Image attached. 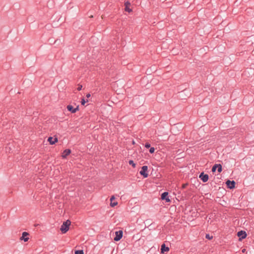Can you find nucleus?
I'll list each match as a JSON object with an SVG mask.
<instances>
[{
	"label": "nucleus",
	"mask_w": 254,
	"mask_h": 254,
	"mask_svg": "<svg viewBox=\"0 0 254 254\" xmlns=\"http://www.w3.org/2000/svg\"><path fill=\"white\" fill-rule=\"evenodd\" d=\"M145 147H146L147 148H150V144L149 143H146L145 144Z\"/></svg>",
	"instance_id": "obj_21"
},
{
	"label": "nucleus",
	"mask_w": 254,
	"mask_h": 254,
	"mask_svg": "<svg viewBox=\"0 0 254 254\" xmlns=\"http://www.w3.org/2000/svg\"><path fill=\"white\" fill-rule=\"evenodd\" d=\"M155 151V148L154 147H151L149 149V152L150 153H153Z\"/></svg>",
	"instance_id": "obj_19"
},
{
	"label": "nucleus",
	"mask_w": 254,
	"mask_h": 254,
	"mask_svg": "<svg viewBox=\"0 0 254 254\" xmlns=\"http://www.w3.org/2000/svg\"><path fill=\"white\" fill-rule=\"evenodd\" d=\"M74 253H75V254H84V252H83V250L75 251Z\"/></svg>",
	"instance_id": "obj_16"
},
{
	"label": "nucleus",
	"mask_w": 254,
	"mask_h": 254,
	"mask_svg": "<svg viewBox=\"0 0 254 254\" xmlns=\"http://www.w3.org/2000/svg\"><path fill=\"white\" fill-rule=\"evenodd\" d=\"M186 184H184V185H183V188H185L186 187Z\"/></svg>",
	"instance_id": "obj_24"
},
{
	"label": "nucleus",
	"mask_w": 254,
	"mask_h": 254,
	"mask_svg": "<svg viewBox=\"0 0 254 254\" xmlns=\"http://www.w3.org/2000/svg\"><path fill=\"white\" fill-rule=\"evenodd\" d=\"M87 97H89L90 96V95L89 94H88L87 95H86Z\"/></svg>",
	"instance_id": "obj_25"
},
{
	"label": "nucleus",
	"mask_w": 254,
	"mask_h": 254,
	"mask_svg": "<svg viewBox=\"0 0 254 254\" xmlns=\"http://www.w3.org/2000/svg\"><path fill=\"white\" fill-rule=\"evenodd\" d=\"M237 235L238 237H239L240 238V239H244L247 236V234L246 232L243 231H241L238 232Z\"/></svg>",
	"instance_id": "obj_10"
},
{
	"label": "nucleus",
	"mask_w": 254,
	"mask_h": 254,
	"mask_svg": "<svg viewBox=\"0 0 254 254\" xmlns=\"http://www.w3.org/2000/svg\"><path fill=\"white\" fill-rule=\"evenodd\" d=\"M71 153V150L69 149H65L62 153V157L63 158H65L67 156L69 155Z\"/></svg>",
	"instance_id": "obj_12"
},
{
	"label": "nucleus",
	"mask_w": 254,
	"mask_h": 254,
	"mask_svg": "<svg viewBox=\"0 0 254 254\" xmlns=\"http://www.w3.org/2000/svg\"><path fill=\"white\" fill-rule=\"evenodd\" d=\"M217 169V164H215L212 168V171L213 172H215L216 170Z\"/></svg>",
	"instance_id": "obj_18"
},
{
	"label": "nucleus",
	"mask_w": 254,
	"mask_h": 254,
	"mask_svg": "<svg viewBox=\"0 0 254 254\" xmlns=\"http://www.w3.org/2000/svg\"><path fill=\"white\" fill-rule=\"evenodd\" d=\"M116 236L115 237L114 240L115 241H118L121 240V239L123 237V231L121 230L116 231L115 232Z\"/></svg>",
	"instance_id": "obj_4"
},
{
	"label": "nucleus",
	"mask_w": 254,
	"mask_h": 254,
	"mask_svg": "<svg viewBox=\"0 0 254 254\" xmlns=\"http://www.w3.org/2000/svg\"><path fill=\"white\" fill-rule=\"evenodd\" d=\"M125 10L128 12H130L132 11V9L129 8L130 5V3L128 1H125Z\"/></svg>",
	"instance_id": "obj_8"
},
{
	"label": "nucleus",
	"mask_w": 254,
	"mask_h": 254,
	"mask_svg": "<svg viewBox=\"0 0 254 254\" xmlns=\"http://www.w3.org/2000/svg\"><path fill=\"white\" fill-rule=\"evenodd\" d=\"M115 196L114 195H112L110 198V206L111 207H115L118 204V202L117 201H115Z\"/></svg>",
	"instance_id": "obj_13"
},
{
	"label": "nucleus",
	"mask_w": 254,
	"mask_h": 254,
	"mask_svg": "<svg viewBox=\"0 0 254 254\" xmlns=\"http://www.w3.org/2000/svg\"><path fill=\"white\" fill-rule=\"evenodd\" d=\"M82 86L81 85H79L77 89V90L80 91L82 89Z\"/></svg>",
	"instance_id": "obj_22"
},
{
	"label": "nucleus",
	"mask_w": 254,
	"mask_h": 254,
	"mask_svg": "<svg viewBox=\"0 0 254 254\" xmlns=\"http://www.w3.org/2000/svg\"><path fill=\"white\" fill-rule=\"evenodd\" d=\"M199 177L204 183L206 182L208 180V175L204 174L203 173H201Z\"/></svg>",
	"instance_id": "obj_7"
},
{
	"label": "nucleus",
	"mask_w": 254,
	"mask_h": 254,
	"mask_svg": "<svg viewBox=\"0 0 254 254\" xmlns=\"http://www.w3.org/2000/svg\"><path fill=\"white\" fill-rule=\"evenodd\" d=\"M226 185H227L229 188L232 189L235 188V182L233 181H231L228 180L226 182Z\"/></svg>",
	"instance_id": "obj_9"
},
{
	"label": "nucleus",
	"mask_w": 254,
	"mask_h": 254,
	"mask_svg": "<svg viewBox=\"0 0 254 254\" xmlns=\"http://www.w3.org/2000/svg\"><path fill=\"white\" fill-rule=\"evenodd\" d=\"M161 251L162 253H164L165 252H168L169 251V248L166 247L165 245L164 244L161 246Z\"/></svg>",
	"instance_id": "obj_14"
},
{
	"label": "nucleus",
	"mask_w": 254,
	"mask_h": 254,
	"mask_svg": "<svg viewBox=\"0 0 254 254\" xmlns=\"http://www.w3.org/2000/svg\"><path fill=\"white\" fill-rule=\"evenodd\" d=\"M71 222L68 220L63 223L60 229L61 231L63 234L65 233L69 230V226Z\"/></svg>",
	"instance_id": "obj_1"
},
{
	"label": "nucleus",
	"mask_w": 254,
	"mask_h": 254,
	"mask_svg": "<svg viewBox=\"0 0 254 254\" xmlns=\"http://www.w3.org/2000/svg\"><path fill=\"white\" fill-rule=\"evenodd\" d=\"M206 238L210 240L212 238V237H210L209 235H206Z\"/></svg>",
	"instance_id": "obj_23"
},
{
	"label": "nucleus",
	"mask_w": 254,
	"mask_h": 254,
	"mask_svg": "<svg viewBox=\"0 0 254 254\" xmlns=\"http://www.w3.org/2000/svg\"><path fill=\"white\" fill-rule=\"evenodd\" d=\"M217 169H218V172L219 173H220L222 169V166L220 164H217Z\"/></svg>",
	"instance_id": "obj_17"
},
{
	"label": "nucleus",
	"mask_w": 254,
	"mask_h": 254,
	"mask_svg": "<svg viewBox=\"0 0 254 254\" xmlns=\"http://www.w3.org/2000/svg\"><path fill=\"white\" fill-rule=\"evenodd\" d=\"M29 234L26 232L22 233V236L20 237V240H23L24 242H27L29 240Z\"/></svg>",
	"instance_id": "obj_6"
},
{
	"label": "nucleus",
	"mask_w": 254,
	"mask_h": 254,
	"mask_svg": "<svg viewBox=\"0 0 254 254\" xmlns=\"http://www.w3.org/2000/svg\"><path fill=\"white\" fill-rule=\"evenodd\" d=\"M85 103H86V101H85V99L83 98L81 101V105H84Z\"/></svg>",
	"instance_id": "obj_20"
},
{
	"label": "nucleus",
	"mask_w": 254,
	"mask_h": 254,
	"mask_svg": "<svg viewBox=\"0 0 254 254\" xmlns=\"http://www.w3.org/2000/svg\"><path fill=\"white\" fill-rule=\"evenodd\" d=\"M161 199L165 200L167 202H170L171 201V200L168 196V192H164L161 194Z\"/></svg>",
	"instance_id": "obj_5"
},
{
	"label": "nucleus",
	"mask_w": 254,
	"mask_h": 254,
	"mask_svg": "<svg viewBox=\"0 0 254 254\" xmlns=\"http://www.w3.org/2000/svg\"><path fill=\"white\" fill-rule=\"evenodd\" d=\"M48 141L49 142L50 144L53 145L57 142L58 140L57 137L53 138L52 137H49L48 139Z\"/></svg>",
	"instance_id": "obj_11"
},
{
	"label": "nucleus",
	"mask_w": 254,
	"mask_h": 254,
	"mask_svg": "<svg viewBox=\"0 0 254 254\" xmlns=\"http://www.w3.org/2000/svg\"><path fill=\"white\" fill-rule=\"evenodd\" d=\"M147 171L148 167L147 166H143L142 167L141 170H140L139 173L144 178H146L148 176Z\"/></svg>",
	"instance_id": "obj_2"
},
{
	"label": "nucleus",
	"mask_w": 254,
	"mask_h": 254,
	"mask_svg": "<svg viewBox=\"0 0 254 254\" xmlns=\"http://www.w3.org/2000/svg\"><path fill=\"white\" fill-rule=\"evenodd\" d=\"M66 108L71 113H75L79 110V106H77L76 108H73L72 105H68L67 106Z\"/></svg>",
	"instance_id": "obj_3"
},
{
	"label": "nucleus",
	"mask_w": 254,
	"mask_h": 254,
	"mask_svg": "<svg viewBox=\"0 0 254 254\" xmlns=\"http://www.w3.org/2000/svg\"><path fill=\"white\" fill-rule=\"evenodd\" d=\"M245 251H246V250H245V249H243V250L242 251V253H245Z\"/></svg>",
	"instance_id": "obj_26"
},
{
	"label": "nucleus",
	"mask_w": 254,
	"mask_h": 254,
	"mask_svg": "<svg viewBox=\"0 0 254 254\" xmlns=\"http://www.w3.org/2000/svg\"><path fill=\"white\" fill-rule=\"evenodd\" d=\"M128 163L129 165H131L133 168L136 167V164L134 163L133 161L129 160L128 161Z\"/></svg>",
	"instance_id": "obj_15"
}]
</instances>
